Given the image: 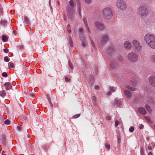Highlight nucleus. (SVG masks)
I'll return each mask as SVG.
<instances>
[{
  "mask_svg": "<svg viewBox=\"0 0 155 155\" xmlns=\"http://www.w3.org/2000/svg\"><path fill=\"white\" fill-rule=\"evenodd\" d=\"M144 40L150 47L155 49V36L150 34H147L144 36Z\"/></svg>",
  "mask_w": 155,
  "mask_h": 155,
  "instance_id": "f257e3e1",
  "label": "nucleus"
},
{
  "mask_svg": "<svg viewBox=\"0 0 155 155\" xmlns=\"http://www.w3.org/2000/svg\"><path fill=\"white\" fill-rule=\"evenodd\" d=\"M75 6V2L73 0H70L69 2V5L68 6L67 9L68 16L71 19H72L74 17V13L75 11L74 8Z\"/></svg>",
  "mask_w": 155,
  "mask_h": 155,
  "instance_id": "f03ea898",
  "label": "nucleus"
},
{
  "mask_svg": "<svg viewBox=\"0 0 155 155\" xmlns=\"http://www.w3.org/2000/svg\"><path fill=\"white\" fill-rule=\"evenodd\" d=\"M103 17L105 19H110L113 15V12L111 8L107 7L104 8L102 11Z\"/></svg>",
  "mask_w": 155,
  "mask_h": 155,
  "instance_id": "7ed1b4c3",
  "label": "nucleus"
},
{
  "mask_svg": "<svg viewBox=\"0 0 155 155\" xmlns=\"http://www.w3.org/2000/svg\"><path fill=\"white\" fill-rule=\"evenodd\" d=\"M137 12L139 16L144 18L148 16V12L146 6L141 5L137 10Z\"/></svg>",
  "mask_w": 155,
  "mask_h": 155,
  "instance_id": "20e7f679",
  "label": "nucleus"
},
{
  "mask_svg": "<svg viewBox=\"0 0 155 155\" xmlns=\"http://www.w3.org/2000/svg\"><path fill=\"white\" fill-rule=\"evenodd\" d=\"M78 35L79 39L81 41L82 46L83 47H85L87 45V42L84 36L83 30L81 28H79Z\"/></svg>",
  "mask_w": 155,
  "mask_h": 155,
  "instance_id": "39448f33",
  "label": "nucleus"
},
{
  "mask_svg": "<svg viewBox=\"0 0 155 155\" xmlns=\"http://www.w3.org/2000/svg\"><path fill=\"white\" fill-rule=\"evenodd\" d=\"M116 4L117 7L120 10L124 11L126 9L127 5L125 0H117Z\"/></svg>",
  "mask_w": 155,
  "mask_h": 155,
  "instance_id": "423d86ee",
  "label": "nucleus"
},
{
  "mask_svg": "<svg viewBox=\"0 0 155 155\" xmlns=\"http://www.w3.org/2000/svg\"><path fill=\"white\" fill-rule=\"evenodd\" d=\"M127 58L130 61L134 63L137 61L138 56L135 53L131 52L128 53Z\"/></svg>",
  "mask_w": 155,
  "mask_h": 155,
  "instance_id": "0eeeda50",
  "label": "nucleus"
},
{
  "mask_svg": "<svg viewBox=\"0 0 155 155\" xmlns=\"http://www.w3.org/2000/svg\"><path fill=\"white\" fill-rule=\"evenodd\" d=\"M109 40V37L106 34L103 35L101 36V38L100 41V44L101 46H104L105 43L107 42Z\"/></svg>",
  "mask_w": 155,
  "mask_h": 155,
  "instance_id": "6e6552de",
  "label": "nucleus"
},
{
  "mask_svg": "<svg viewBox=\"0 0 155 155\" xmlns=\"http://www.w3.org/2000/svg\"><path fill=\"white\" fill-rule=\"evenodd\" d=\"M133 43L137 51L139 52L141 51L142 46L138 41L134 40L133 41Z\"/></svg>",
  "mask_w": 155,
  "mask_h": 155,
  "instance_id": "1a4fd4ad",
  "label": "nucleus"
},
{
  "mask_svg": "<svg viewBox=\"0 0 155 155\" xmlns=\"http://www.w3.org/2000/svg\"><path fill=\"white\" fill-rule=\"evenodd\" d=\"M115 50L113 47L110 46L108 47L106 51V52L107 54V57L109 59L111 58Z\"/></svg>",
  "mask_w": 155,
  "mask_h": 155,
  "instance_id": "9d476101",
  "label": "nucleus"
},
{
  "mask_svg": "<svg viewBox=\"0 0 155 155\" xmlns=\"http://www.w3.org/2000/svg\"><path fill=\"white\" fill-rule=\"evenodd\" d=\"M95 26L96 28L100 31L103 30L104 28V26L102 22L97 21L95 23Z\"/></svg>",
  "mask_w": 155,
  "mask_h": 155,
  "instance_id": "9b49d317",
  "label": "nucleus"
},
{
  "mask_svg": "<svg viewBox=\"0 0 155 155\" xmlns=\"http://www.w3.org/2000/svg\"><path fill=\"white\" fill-rule=\"evenodd\" d=\"M119 65L117 62L115 61H111L110 66L112 70H116L118 68Z\"/></svg>",
  "mask_w": 155,
  "mask_h": 155,
  "instance_id": "f8f14e48",
  "label": "nucleus"
},
{
  "mask_svg": "<svg viewBox=\"0 0 155 155\" xmlns=\"http://www.w3.org/2000/svg\"><path fill=\"white\" fill-rule=\"evenodd\" d=\"M149 81L151 85L155 87V76H151L149 77Z\"/></svg>",
  "mask_w": 155,
  "mask_h": 155,
  "instance_id": "ddd939ff",
  "label": "nucleus"
},
{
  "mask_svg": "<svg viewBox=\"0 0 155 155\" xmlns=\"http://www.w3.org/2000/svg\"><path fill=\"white\" fill-rule=\"evenodd\" d=\"M94 82V76L92 75H90L89 76V84L91 87L93 86Z\"/></svg>",
  "mask_w": 155,
  "mask_h": 155,
  "instance_id": "4468645a",
  "label": "nucleus"
},
{
  "mask_svg": "<svg viewBox=\"0 0 155 155\" xmlns=\"http://www.w3.org/2000/svg\"><path fill=\"white\" fill-rule=\"evenodd\" d=\"M125 48L127 50H130L131 48V45L128 41H126L124 44Z\"/></svg>",
  "mask_w": 155,
  "mask_h": 155,
  "instance_id": "2eb2a0df",
  "label": "nucleus"
},
{
  "mask_svg": "<svg viewBox=\"0 0 155 155\" xmlns=\"http://www.w3.org/2000/svg\"><path fill=\"white\" fill-rule=\"evenodd\" d=\"M4 85L7 90H9L11 89L12 87V84L10 82H7L5 83L4 84Z\"/></svg>",
  "mask_w": 155,
  "mask_h": 155,
  "instance_id": "dca6fc26",
  "label": "nucleus"
},
{
  "mask_svg": "<svg viewBox=\"0 0 155 155\" xmlns=\"http://www.w3.org/2000/svg\"><path fill=\"white\" fill-rule=\"evenodd\" d=\"M136 76H134L133 77H131L130 81L132 84L134 86H135L136 85V80L135 78Z\"/></svg>",
  "mask_w": 155,
  "mask_h": 155,
  "instance_id": "f3484780",
  "label": "nucleus"
},
{
  "mask_svg": "<svg viewBox=\"0 0 155 155\" xmlns=\"http://www.w3.org/2000/svg\"><path fill=\"white\" fill-rule=\"evenodd\" d=\"M139 112L145 115L146 114V111L145 109L143 107H140L138 109Z\"/></svg>",
  "mask_w": 155,
  "mask_h": 155,
  "instance_id": "a211bd4d",
  "label": "nucleus"
},
{
  "mask_svg": "<svg viewBox=\"0 0 155 155\" xmlns=\"http://www.w3.org/2000/svg\"><path fill=\"white\" fill-rule=\"evenodd\" d=\"M124 93L126 97L128 98H130L132 95V93L129 91L125 90L124 91Z\"/></svg>",
  "mask_w": 155,
  "mask_h": 155,
  "instance_id": "6ab92c4d",
  "label": "nucleus"
},
{
  "mask_svg": "<svg viewBox=\"0 0 155 155\" xmlns=\"http://www.w3.org/2000/svg\"><path fill=\"white\" fill-rule=\"evenodd\" d=\"M77 2V7H78V12L80 16H81V5L80 2L79 1L76 2Z\"/></svg>",
  "mask_w": 155,
  "mask_h": 155,
  "instance_id": "aec40b11",
  "label": "nucleus"
},
{
  "mask_svg": "<svg viewBox=\"0 0 155 155\" xmlns=\"http://www.w3.org/2000/svg\"><path fill=\"white\" fill-rule=\"evenodd\" d=\"M83 21L84 22V23L85 24L86 29L87 31H88V32H90V29H89V27L88 25L87 20H86V18L84 17V18H83Z\"/></svg>",
  "mask_w": 155,
  "mask_h": 155,
  "instance_id": "412c9836",
  "label": "nucleus"
},
{
  "mask_svg": "<svg viewBox=\"0 0 155 155\" xmlns=\"http://www.w3.org/2000/svg\"><path fill=\"white\" fill-rule=\"evenodd\" d=\"M2 142L3 145H5L6 143V137L5 135L3 134L2 135Z\"/></svg>",
  "mask_w": 155,
  "mask_h": 155,
  "instance_id": "4be33fe9",
  "label": "nucleus"
},
{
  "mask_svg": "<svg viewBox=\"0 0 155 155\" xmlns=\"http://www.w3.org/2000/svg\"><path fill=\"white\" fill-rule=\"evenodd\" d=\"M146 101L150 104H152L154 103L152 97H149L148 98H147Z\"/></svg>",
  "mask_w": 155,
  "mask_h": 155,
  "instance_id": "5701e85b",
  "label": "nucleus"
},
{
  "mask_svg": "<svg viewBox=\"0 0 155 155\" xmlns=\"http://www.w3.org/2000/svg\"><path fill=\"white\" fill-rule=\"evenodd\" d=\"M24 21L27 25H29L30 24V21L28 17L27 16H25L24 17Z\"/></svg>",
  "mask_w": 155,
  "mask_h": 155,
  "instance_id": "b1692460",
  "label": "nucleus"
},
{
  "mask_svg": "<svg viewBox=\"0 0 155 155\" xmlns=\"http://www.w3.org/2000/svg\"><path fill=\"white\" fill-rule=\"evenodd\" d=\"M6 95V93L4 90L0 91V96L2 98H4Z\"/></svg>",
  "mask_w": 155,
  "mask_h": 155,
  "instance_id": "393cba45",
  "label": "nucleus"
},
{
  "mask_svg": "<svg viewBox=\"0 0 155 155\" xmlns=\"http://www.w3.org/2000/svg\"><path fill=\"white\" fill-rule=\"evenodd\" d=\"M151 61L155 64V54L151 55L150 57Z\"/></svg>",
  "mask_w": 155,
  "mask_h": 155,
  "instance_id": "a878e982",
  "label": "nucleus"
},
{
  "mask_svg": "<svg viewBox=\"0 0 155 155\" xmlns=\"http://www.w3.org/2000/svg\"><path fill=\"white\" fill-rule=\"evenodd\" d=\"M8 38L5 35H3L2 36V40L4 42H5L8 40Z\"/></svg>",
  "mask_w": 155,
  "mask_h": 155,
  "instance_id": "bb28decb",
  "label": "nucleus"
},
{
  "mask_svg": "<svg viewBox=\"0 0 155 155\" xmlns=\"http://www.w3.org/2000/svg\"><path fill=\"white\" fill-rule=\"evenodd\" d=\"M115 102L116 104H117L119 106H120L121 105V101L117 99L115 100Z\"/></svg>",
  "mask_w": 155,
  "mask_h": 155,
  "instance_id": "cd10ccee",
  "label": "nucleus"
},
{
  "mask_svg": "<svg viewBox=\"0 0 155 155\" xmlns=\"http://www.w3.org/2000/svg\"><path fill=\"white\" fill-rule=\"evenodd\" d=\"M126 87L127 88L130 90L131 91H135L136 90L135 88H134V87H131L130 86H129L128 85H126Z\"/></svg>",
  "mask_w": 155,
  "mask_h": 155,
  "instance_id": "c85d7f7f",
  "label": "nucleus"
},
{
  "mask_svg": "<svg viewBox=\"0 0 155 155\" xmlns=\"http://www.w3.org/2000/svg\"><path fill=\"white\" fill-rule=\"evenodd\" d=\"M140 151L141 155H144V147H141Z\"/></svg>",
  "mask_w": 155,
  "mask_h": 155,
  "instance_id": "c756f323",
  "label": "nucleus"
},
{
  "mask_svg": "<svg viewBox=\"0 0 155 155\" xmlns=\"http://www.w3.org/2000/svg\"><path fill=\"white\" fill-rule=\"evenodd\" d=\"M89 38L90 40V41L91 43V44L92 45V47L94 48V49H95V45L94 44V42H93V41L92 40V39L91 38V37H89Z\"/></svg>",
  "mask_w": 155,
  "mask_h": 155,
  "instance_id": "7c9ffc66",
  "label": "nucleus"
},
{
  "mask_svg": "<svg viewBox=\"0 0 155 155\" xmlns=\"http://www.w3.org/2000/svg\"><path fill=\"white\" fill-rule=\"evenodd\" d=\"M47 98L48 100V101L49 102V103L50 104V106L51 107H52L53 105L51 102V100L50 97H49V96L48 95H47Z\"/></svg>",
  "mask_w": 155,
  "mask_h": 155,
  "instance_id": "2f4dec72",
  "label": "nucleus"
},
{
  "mask_svg": "<svg viewBox=\"0 0 155 155\" xmlns=\"http://www.w3.org/2000/svg\"><path fill=\"white\" fill-rule=\"evenodd\" d=\"M145 107L147 110V111L150 113H151V109L150 107L148 105L146 104L145 105Z\"/></svg>",
  "mask_w": 155,
  "mask_h": 155,
  "instance_id": "473e14b6",
  "label": "nucleus"
},
{
  "mask_svg": "<svg viewBox=\"0 0 155 155\" xmlns=\"http://www.w3.org/2000/svg\"><path fill=\"white\" fill-rule=\"evenodd\" d=\"M69 42L70 47H72L73 46V42L72 39L71 37L69 38Z\"/></svg>",
  "mask_w": 155,
  "mask_h": 155,
  "instance_id": "72a5a7b5",
  "label": "nucleus"
},
{
  "mask_svg": "<svg viewBox=\"0 0 155 155\" xmlns=\"http://www.w3.org/2000/svg\"><path fill=\"white\" fill-rule=\"evenodd\" d=\"M92 102L95 105H96V104H95V101L96 100V97L94 96H93L92 97Z\"/></svg>",
  "mask_w": 155,
  "mask_h": 155,
  "instance_id": "f704fd0d",
  "label": "nucleus"
},
{
  "mask_svg": "<svg viewBox=\"0 0 155 155\" xmlns=\"http://www.w3.org/2000/svg\"><path fill=\"white\" fill-rule=\"evenodd\" d=\"M7 23V21L5 20H2L1 21V24L3 25H5Z\"/></svg>",
  "mask_w": 155,
  "mask_h": 155,
  "instance_id": "c9c22d12",
  "label": "nucleus"
},
{
  "mask_svg": "<svg viewBox=\"0 0 155 155\" xmlns=\"http://www.w3.org/2000/svg\"><path fill=\"white\" fill-rule=\"evenodd\" d=\"M4 123L7 125H9L10 124V121L9 120L7 119L5 121Z\"/></svg>",
  "mask_w": 155,
  "mask_h": 155,
  "instance_id": "e433bc0d",
  "label": "nucleus"
},
{
  "mask_svg": "<svg viewBox=\"0 0 155 155\" xmlns=\"http://www.w3.org/2000/svg\"><path fill=\"white\" fill-rule=\"evenodd\" d=\"M8 66H10L11 68H14L15 67V65L13 63L10 62L8 63Z\"/></svg>",
  "mask_w": 155,
  "mask_h": 155,
  "instance_id": "4c0bfd02",
  "label": "nucleus"
},
{
  "mask_svg": "<svg viewBox=\"0 0 155 155\" xmlns=\"http://www.w3.org/2000/svg\"><path fill=\"white\" fill-rule=\"evenodd\" d=\"M114 87H110L109 90L112 92H114L115 91V90L114 89Z\"/></svg>",
  "mask_w": 155,
  "mask_h": 155,
  "instance_id": "58836bf2",
  "label": "nucleus"
},
{
  "mask_svg": "<svg viewBox=\"0 0 155 155\" xmlns=\"http://www.w3.org/2000/svg\"><path fill=\"white\" fill-rule=\"evenodd\" d=\"M134 130V127H131L129 128V131L131 132H133Z\"/></svg>",
  "mask_w": 155,
  "mask_h": 155,
  "instance_id": "ea45409f",
  "label": "nucleus"
},
{
  "mask_svg": "<svg viewBox=\"0 0 155 155\" xmlns=\"http://www.w3.org/2000/svg\"><path fill=\"white\" fill-rule=\"evenodd\" d=\"M4 60L7 62H8L9 61L8 57L7 56H5L4 58Z\"/></svg>",
  "mask_w": 155,
  "mask_h": 155,
  "instance_id": "a19ab883",
  "label": "nucleus"
},
{
  "mask_svg": "<svg viewBox=\"0 0 155 155\" xmlns=\"http://www.w3.org/2000/svg\"><path fill=\"white\" fill-rule=\"evenodd\" d=\"M87 5L89 4L91 2V0H84Z\"/></svg>",
  "mask_w": 155,
  "mask_h": 155,
  "instance_id": "79ce46f5",
  "label": "nucleus"
},
{
  "mask_svg": "<svg viewBox=\"0 0 155 155\" xmlns=\"http://www.w3.org/2000/svg\"><path fill=\"white\" fill-rule=\"evenodd\" d=\"M118 59L119 60V61L120 62H121L123 60V58L120 56H119L118 57Z\"/></svg>",
  "mask_w": 155,
  "mask_h": 155,
  "instance_id": "37998d69",
  "label": "nucleus"
},
{
  "mask_svg": "<svg viewBox=\"0 0 155 155\" xmlns=\"http://www.w3.org/2000/svg\"><path fill=\"white\" fill-rule=\"evenodd\" d=\"M80 116V114H78L76 115H75L73 116V118H77L78 117H79Z\"/></svg>",
  "mask_w": 155,
  "mask_h": 155,
  "instance_id": "c03bdc74",
  "label": "nucleus"
},
{
  "mask_svg": "<svg viewBox=\"0 0 155 155\" xmlns=\"http://www.w3.org/2000/svg\"><path fill=\"white\" fill-rule=\"evenodd\" d=\"M2 75L4 77H6L7 76V74L6 72H4L2 74Z\"/></svg>",
  "mask_w": 155,
  "mask_h": 155,
  "instance_id": "a18cd8bd",
  "label": "nucleus"
},
{
  "mask_svg": "<svg viewBox=\"0 0 155 155\" xmlns=\"http://www.w3.org/2000/svg\"><path fill=\"white\" fill-rule=\"evenodd\" d=\"M119 124V122L118 120H116L115 122V125L116 127H117Z\"/></svg>",
  "mask_w": 155,
  "mask_h": 155,
  "instance_id": "49530a36",
  "label": "nucleus"
},
{
  "mask_svg": "<svg viewBox=\"0 0 155 155\" xmlns=\"http://www.w3.org/2000/svg\"><path fill=\"white\" fill-rule=\"evenodd\" d=\"M68 63L70 68L71 69H73V66L71 64V63L69 62H68Z\"/></svg>",
  "mask_w": 155,
  "mask_h": 155,
  "instance_id": "de8ad7c7",
  "label": "nucleus"
},
{
  "mask_svg": "<svg viewBox=\"0 0 155 155\" xmlns=\"http://www.w3.org/2000/svg\"><path fill=\"white\" fill-rule=\"evenodd\" d=\"M105 147H106V148L108 150H109L110 149V146L109 145L107 144H106Z\"/></svg>",
  "mask_w": 155,
  "mask_h": 155,
  "instance_id": "09e8293b",
  "label": "nucleus"
},
{
  "mask_svg": "<svg viewBox=\"0 0 155 155\" xmlns=\"http://www.w3.org/2000/svg\"><path fill=\"white\" fill-rule=\"evenodd\" d=\"M4 52L6 53H8V50L7 48H5L3 50Z\"/></svg>",
  "mask_w": 155,
  "mask_h": 155,
  "instance_id": "8fccbe9b",
  "label": "nucleus"
},
{
  "mask_svg": "<svg viewBox=\"0 0 155 155\" xmlns=\"http://www.w3.org/2000/svg\"><path fill=\"white\" fill-rule=\"evenodd\" d=\"M106 119L107 120H110L111 119V117L109 116H107L106 117Z\"/></svg>",
  "mask_w": 155,
  "mask_h": 155,
  "instance_id": "3c124183",
  "label": "nucleus"
},
{
  "mask_svg": "<svg viewBox=\"0 0 155 155\" xmlns=\"http://www.w3.org/2000/svg\"><path fill=\"white\" fill-rule=\"evenodd\" d=\"M145 118L148 121H149V122H150L151 119L149 117H146Z\"/></svg>",
  "mask_w": 155,
  "mask_h": 155,
  "instance_id": "603ef678",
  "label": "nucleus"
},
{
  "mask_svg": "<svg viewBox=\"0 0 155 155\" xmlns=\"http://www.w3.org/2000/svg\"><path fill=\"white\" fill-rule=\"evenodd\" d=\"M121 138L120 137L118 136L117 137V141L118 143H120V142Z\"/></svg>",
  "mask_w": 155,
  "mask_h": 155,
  "instance_id": "864d4df0",
  "label": "nucleus"
},
{
  "mask_svg": "<svg viewBox=\"0 0 155 155\" xmlns=\"http://www.w3.org/2000/svg\"><path fill=\"white\" fill-rule=\"evenodd\" d=\"M65 80L67 82H68L70 81V79L68 78L67 77H65Z\"/></svg>",
  "mask_w": 155,
  "mask_h": 155,
  "instance_id": "5fc2aeb1",
  "label": "nucleus"
},
{
  "mask_svg": "<svg viewBox=\"0 0 155 155\" xmlns=\"http://www.w3.org/2000/svg\"><path fill=\"white\" fill-rule=\"evenodd\" d=\"M143 127H144V126L143 125H142V124L140 125L139 126V128L140 129H142L143 128Z\"/></svg>",
  "mask_w": 155,
  "mask_h": 155,
  "instance_id": "6e6d98bb",
  "label": "nucleus"
},
{
  "mask_svg": "<svg viewBox=\"0 0 155 155\" xmlns=\"http://www.w3.org/2000/svg\"><path fill=\"white\" fill-rule=\"evenodd\" d=\"M17 128L19 130H21V127L20 126H18Z\"/></svg>",
  "mask_w": 155,
  "mask_h": 155,
  "instance_id": "4d7b16f0",
  "label": "nucleus"
},
{
  "mask_svg": "<svg viewBox=\"0 0 155 155\" xmlns=\"http://www.w3.org/2000/svg\"><path fill=\"white\" fill-rule=\"evenodd\" d=\"M99 87L98 86L96 85L95 86V89L97 90H98L99 89Z\"/></svg>",
  "mask_w": 155,
  "mask_h": 155,
  "instance_id": "13d9d810",
  "label": "nucleus"
},
{
  "mask_svg": "<svg viewBox=\"0 0 155 155\" xmlns=\"http://www.w3.org/2000/svg\"><path fill=\"white\" fill-rule=\"evenodd\" d=\"M148 149L149 150H151L152 149V148L151 147H150V146H149L148 147Z\"/></svg>",
  "mask_w": 155,
  "mask_h": 155,
  "instance_id": "bf43d9fd",
  "label": "nucleus"
},
{
  "mask_svg": "<svg viewBox=\"0 0 155 155\" xmlns=\"http://www.w3.org/2000/svg\"><path fill=\"white\" fill-rule=\"evenodd\" d=\"M148 155H153V154L151 152H150L149 153Z\"/></svg>",
  "mask_w": 155,
  "mask_h": 155,
  "instance_id": "052dcab7",
  "label": "nucleus"
},
{
  "mask_svg": "<svg viewBox=\"0 0 155 155\" xmlns=\"http://www.w3.org/2000/svg\"><path fill=\"white\" fill-rule=\"evenodd\" d=\"M107 94L109 95H110L111 94V92L110 91H109L107 93Z\"/></svg>",
  "mask_w": 155,
  "mask_h": 155,
  "instance_id": "680f3d73",
  "label": "nucleus"
},
{
  "mask_svg": "<svg viewBox=\"0 0 155 155\" xmlns=\"http://www.w3.org/2000/svg\"><path fill=\"white\" fill-rule=\"evenodd\" d=\"M68 33H70L71 32V31L70 30H68Z\"/></svg>",
  "mask_w": 155,
  "mask_h": 155,
  "instance_id": "e2e57ef3",
  "label": "nucleus"
},
{
  "mask_svg": "<svg viewBox=\"0 0 155 155\" xmlns=\"http://www.w3.org/2000/svg\"><path fill=\"white\" fill-rule=\"evenodd\" d=\"M147 139L149 141L150 139V137H147Z\"/></svg>",
  "mask_w": 155,
  "mask_h": 155,
  "instance_id": "0e129e2a",
  "label": "nucleus"
},
{
  "mask_svg": "<svg viewBox=\"0 0 155 155\" xmlns=\"http://www.w3.org/2000/svg\"><path fill=\"white\" fill-rule=\"evenodd\" d=\"M27 137L28 138H29L30 137V135L29 134H28L27 135Z\"/></svg>",
  "mask_w": 155,
  "mask_h": 155,
  "instance_id": "69168bd1",
  "label": "nucleus"
},
{
  "mask_svg": "<svg viewBox=\"0 0 155 155\" xmlns=\"http://www.w3.org/2000/svg\"><path fill=\"white\" fill-rule=\"evenodd\" d=\"M95 69L96 71V70H97V68H95Z\"/></svg>",
  "mask_w": 155,
  "mask_h": 155,
  "instance_id": "338daca9",
  "label": "nucleus"
},
{
  "mask_svg": "<svg viewBox=\"0 0 155 155\" xmlns=\"http://www.w3.org/2000/svg\"><path fill=\"white\" fill-rule=\"evenodd\" d=\"M153 126H154V128H155V125H153Z\"/></svg>",
  "mask_w": 155,
  "mask_h": 155,
  "instance_id": "774afa93",
  "label": "nucleus"
}]
</instances>
